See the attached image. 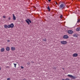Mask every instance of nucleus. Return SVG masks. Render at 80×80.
<instances>
[{
  "mask_svg": "<svg viewBox=\"0 0 80 80\" xmlns=\"http://www.w3.org/2000/svg\"><path fill=\"white\" fill-rule=\"evenodd\" d=\"M61 4L60 5V8L61 9H63L65 8V3L63 2H61Z\"/></svg>",
  "mask_w": 80,
  "mask_h": 80,
  "instance_id": "nucleus-1",
  "label": "nucleus"
},
{
  "mask_svg": "<svg viewBox=\"0 0 80 80\" xmlns=\"http://www.w3.org/2000/svg\"><path fill=\"white\" fill-rule=\"evenodd\" d=\"M26 22L28 25H30V23H32V21H31V20L29 18H27V20H26Z\"/></svg>",
  "mask_w": 80,
  "mask_h": 80,
  "instance_id": "nucleus-2",
  "label": "nucleus"
},
{
  "mask_svg": "<svg viewBox=\"0 0 80 80\" xmlns=\"http://www.w3.org/2000/svg\"><path fill=\"white\" fill-rule=\"evenodd\" d=\"M68 76L69 77H70V78H73V79H75V78H77V77H74L72 76V75H71L70 74L68 75Z\"/></svg>",
  "mask_w": 80,
  "mask_h": 80,
  "instance_id": "nucleus-3",
  "label": "nucleus"
},
{
  "mask_svg": "<svg viewBox=\"0 0 80 80\" xmlns=\"http://www.w3.org/2000/svg\"><path fill=\"white\" fill-rule=\"evenodd\" d=\"M61 43L63 44V45H66L67 43V42L66 41H63L61 42Z\"/></svg>",
  "mask_w": 80,
  "mask_h": 80,
  "instance_id": "nucleus-4",
  "label": "nucleus"
},
{
  "mask_svg": "<svg viewBox=\"0 0 80 80\" xmlns=\"http://www.w3.org/2000/svg\"><path fill=\"white\" fill-rule=\"evenodd\" d=\"M10 28H13L14 27V25L13 23L11 24L10 25H9Z\"/></svg>",
  "mask_w": 80,
  "mask_h": 80,
  "instance_id": "nucleus-5",
  "label": "nucleus"
},
{
  "mask_svg": "<svg viewBox=\"0 0 80 80\" xmlns=\"http://www.w3.org/2000/svg\"><path fill=\"white\" fill-rule=\"evenodd\" d=\"M68 33L69 34H72L73 33V31L71 30H69L68 31Z\"/></svg>",
  "mask_w": 80,
  "mask_h": 80,
  "instance_id": "nucleus-6",
  "label": "nucleus"
},
{
  "mask_svg": "<svg viewBox=\"0 0 80 80\" xmlns=\"http://www.w3.org/2000/svg\"><path fill=\"white\" fill-rule=\"evenodd\" d=\"M63 38L65 39H67V38H68V36L67 35H65L63 36Z\"/></svg>",
  "mask_w": 80,
  "mask_h": 80,
  "instance_id": "nucleus-7",
  "label": "nucleus"
},
{
  "mask_svg": "<svg viewBox=\"0 0 80 80\" xmlns=\"http://www.w3.org/2000/svg\"><path fill=\"white\" fill-rule=\"evenodd\" d=\"M73 55V57H77V56H78V54L75 53Z\"/></svg>",
  "mask_w": 80,
  "mask_h": 80,
  "instance_id": "nucleus-8",
  "label": "nucleus"
},
{
  "mask_svg": "<svg viewBox=\"0 0 80 80\" xmlns=\"http://www.w3.org/2000/svg\"><path fill=\"white\" fill-rule=\"evenodd\" d=\"M76 31L77 32H79V31H80V27L77 28L76 29Z\"/></svg>",
  "mask_w": 80,
  "mask_h": 80,
  "instance_id": "nucleus-9",
  "label": "nucleus"
},
{
  "mask_svg": "<svg viewBox=\"0 0 80 80\" xmlns=\"http://www.w3.org/2000/svg\"><path fill=\"white\" fill-rule=\"evenodd\" d=\"M12 15L13 17V20H16V18L15 16V15H14V14H13Z\"/></svg>",
  "mask_w": 80,
  "mask_h": 80,
  "instance_id": "nucleus-10",
  "label": "nucleus"
},
{
  "mask_svg": "<svg viewBox=\"0 0 80 80\" xmlns=\"http://www.w3.org/2000/svg\"><path fill=\"white\" fill-rule=\"evenodd\" d=\"M11 50H15V47H12L11 48Z\"/></svg>",
  "mask_w": 80,
  "mask_h": 80,
  "instance_id": "nucleus-11",
  "label": "nucleus"
},
{
  "mask_svg": "<svg viewBox=\"0 0 80 80\" xmlns=\"http://www.w3.org/2000/svg\"><path fill=\"white\" fill-rule=\"evenodd\" d=\"M47 9H48V12H50V7L49 6H48L47 8Z\"/></svg>",
  "mask_w": 80,
  "mask_h": 80,
  "instance_id": "nucleus-12",
  "label": "nucleus"
},
{
  "mask_svg": "<svg viewBox=\"0 0 80 80\" xmlns=\"http://www.w3.org/2000/svg\"><path fill=\"white\" fill-rule=\"evenodd\" d=\"M6 50L7 51H9V50H10V48L8 47H7L6 48Z\"/></svg>",
  "mask_w": 80,
  "mask_h": 80,
  "instance_id": "nucleus-13",
  "label": "nucleus"
},
{
  "mask_svg": "<svg viewBox=\"0 0 80 80\" xmlns=\"http://www.w3.org/2000/svg\"><path fill=\"white\" fill-rule=\"evenodd\" d=\"M4 50H5V49L3 48H1V52H3Z\"/></svg>",
  "mask_w": 80,
  "mask_h": 80,
  "instance_id": "nucleus-14",
  "label": "nucleus"
},
{
  "mask_svg": "<svg viewBox=\"0 0 80 80\" xmlns=\"http://www.w3.org/2000/svg\"><path fill=\"white\" fill-rule=\"evenodd\" d=\"M73 36L74 37H77V34H74L73 35Z\"/></svg>",
  "mask_w": 80,
  "mask_h": 80,
  "instance_id": "nucleus-15",
  "label": "nucleus"
},
{
  "mask_svg": "<svg viewBox=\"0 0 80 80\" xmlns=\"http://www.w3.org/2000/svg\"><path fill=\"white\" fill-rule=\"evenodd\" d=\"M80 19H78V21H77V23H79V22H80Z\"/></svg>",
  "mask_w": 80,
  "mask_h": 80,
  "instance_id": "nucleus-16",
  "label": "nucleus"
},
{
  "mask_svg": "<svg viewBox=\"0 0 80 80\" xmlns=\"http://www.w3.org/2000/svg\"><path fill=\"white\" fill-rule=\"evenodd\" d=\"M60 18L61 19L63 18V15H61Z\"/></svg>",
  "mask_w": 80,
  "mask_h": 80,
  "instance_id": "nucleus-17",
  "label": "nucleus"
},
{
  "mask_svg": "<svg viewBox=\"0 0 80 80\" xmlns=\"http://www.w3.org/2000/svg\"><path fill=\"white\" fill-rule=\"evenodd\" d=\"M4 27L5 28H7V25H4Z\"/></svg>",
  "mask_w": 80,
  "mask_h": 80,
  "instance_id": "nucleus-18",
  "label": "nucleus"
},
{
  "mask_svg": "<svg viewBox=\"0 0 80 80\" xmlns=\"http://www.w3.org/2000/svg\"><path fill=\"white\" fill-rule=\"evenodd\" d=\"M14 65V67L16 68V66H17V64L14 63L13 64Z\"/></svg>",
  "mask_w": 80,
  "mask_h": 80,
  "instance_id": "nucleus-19",
  "label": "nucleus"
},
{
  "mask_svg": "<svg viewBox=\"0 0 80 80\" xmlns=\"http://www.w3.org/2000/svg\"><path fill=\"white\" fill-rule=\"evenodd\" d=\"M42 40H43V41H44V42H47V40H46V38H45V39H43Z\"/></svg>",
  "mask_w": 80,
  "mask_h": 80,
  "instance_id": "nucleus-20",
  "label": "nucleus"
},
{
  "mask_svg": "<svg viewBox=\"0 0 80 80\" xmlns=\"http://www.w3.org/2000/svg\"><path fill=\"white\" fill-rule=\"evenodd\" d=\"M7 28H10V26H9V25H7Z\"/></svg>",
  "mask_w": 80,
  "mask_h": 80,
  "instance_id": "nucleus-21",
  "label": "nucleus"
},
{
  "mask_svg": "<svg viewBox=\"0 0 80 80\" xmlns=\"http://www.w3.org/2000/svg\"><path fill=\"white\" fill-rule=\"evenodd\" d=\"M65 80H70L69 79V78H66Z\"/></svg>",
  "mask_w": 80,
  "mask_h": 80,
  "instance_id": "nucleus-22",
  "label": "nucleus"
},
{
  "mask_svg": "<svg viewBox=\"0 0 80 80\" xmlns=\"http://www.w3.org/2000/svg\"><path fill=\"white\" fill-rule=\"evenodd\" d=\"M21 68H22V69H23V68H24L23 67H22V66H21Z\"/></svg>",
  "mask_w": 80,
  "mask_h": 80,
  "instance_id": "nucleus-23",
  "label": "nucleus"
},
{
  "mask_svg": "<svg viewBox=\"0 0 80 80\" xmlns=\"http://www.w3.org/2000/svg\"><path fill=\"white\" fill-rule=\"evenodd\" d=\"M7 80H10V78H8L7 79Z\"/></svg>",
  "mask_w": 80,
  "mask_h": 80,
  "instance_id": "nucleus-24",
  "label": "nucleus"
},
{
  "mask_svg": "<svg viewBox=\"0 0 80 80\" xmlns=\"http://www.w3.org/2000/svg\"><path fill=\"white\" fill-rule=\"evenodd\" d=\"M10 40H7L8 42H10Z\"/></svg>",
  "mask_w": 80,
  "mask_h": 80,
  "instance_id": "nucleus-25",
  "label": "nucleus"
},
{
  "mask_svg": "<svg viewBox=\"0 0 80 80\" xmlns=\"http://www.w3.org/2000/svg\"><path fill=\"white\" fill-rule=\"evenodd\" d=\"M5 17H6L5 16H3V18H5Z\"/></svg>",
  "mask_w": 80,
  "mask_h": 80,
  "instance_id": "nucleus-26",
  "label": "nucleus"
},
{
  "mask_svg": "<svg viewBox=\"0 0 80 80\" xmlns=\"http://www.w3.org/2000/svg\"><path fill=\"white\" fill-rule=\"evenodd\" d=\"M48 2H50L51 1V0H48Z\"/></svg>",
  "mask_w": 80,
  "mask_h": 80,
  "instance_id": "nucleus-27",
  "label": "nucleus"
},
{
  "mask_svg": "<svg viewBox=\"0 0 80 80\" xmlns=\"http://www.w3.org/2000/svg\"><path fill=\"white\" fill-rule=\"evenodd\" d=\"M10 19H11L10 18H9V20H10Z\"/></svg>",
  "mask_w": 80,
  "mask_h": 80,
  "instance_id": "nucleus-28",
  "label": "nucleus"
},
{
  "mask_svg": "<svg viewBox=\"0 0 80 80\" xmlns=\"http://www.w3.org/2000/svg\"><path fill=\"white\" fill-rule=\"evenodd\" d=\"M1 67H0V70H1Z\"/></svg>",
  "mask_w": 80,
  "mask_h": 80,
  "instance_id": "nucleus-29",
  "label": "nucleus"
},
{
  "mask_svg": "<svg viewBox=\"0 0 80 80\" xmlns=\"http://www.w3.org/2000/svg\"><path fill=\"white\" fill-rule=\"evenodd\" d=\"M56 3L57 5H58V3H57V2H56Z\"/></svg>",
  "mask_w": 80,
  "mask_h": 80,
  "instance_id": "nucleus-30",
  "label": "nucleus"
},
{
  "mask_svg": "<svg viewBox=\"0 0 80 80\" xmlns=\"http://www.w3.org/2000/svg\"><path fill=\"white\" fill-rule=\"evenodd\" d=\"M62 80H65V79H62Z\"/></svg>",
  "mask_w": 80,
  "mask_h": 80,
  "instance_id": "nucleus-31",
  "label": "nucleus"
},
{
  "mask_svg": "<svg viewBox=\"0 0 80 80\" xmlns=\"http://www.w3.org/2000/svg\"><path fill=\"white\" fill-rule=\"evenodd\" d=\"M32 63H34V62H32Z\"/></svg>",
  "mask_w": 80,
  "mask_h": 80,
  "instance_id": "nucleus-32",
  "label": "nucleus"
},
{
  "mask_svg": "<svg viewBox=\"0 0 80 80\" xmlns=\"http://www.w3.org/2000/svg\"><path fill=\"white\" fill-rule=\"evenodd\" d=\"M60 3H59V4H58V5H60Z\"/></svg>",
  "mask_w": 80,
  "mask_h": 80,
  "instance_id": "nucleus-33",
  "label": "nucleus"
},
{
  "mask_svg": "<svg viewBox=\"0 0 80 80\" xmlns=\"http://www.w3.org/2000/svg\"><path fill=\"white\" fill-rule=\"evenodd\" d=\"M23 80H25V79H23Z\"/></svg>",
  "mask_w": 80,
  "mask_h": 80,
  "instance_id": "nucleus-34",
  "label": "nucleus"
},
{
  "mask_svg": "<svg viewBox=\"0 0 80 80\" xmlns=\"http://www.w3.org/2000/svg\"><path fill=\"white\" fill-rule=\"evenodd\" d=\"M63 70H64V68H63Z\"/></svg>",
  "mask_w": 80,
  "mask_h": 80,
  "instance_id": "nucleus-35",
  "label": "nucleus"
}]
</instances>
